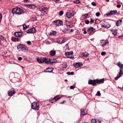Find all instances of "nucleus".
<instances>
[{
	"mask_svg": "<svg viewBox=\"0 0 123 123\" xmlns=\"http://www.w3.org/2000/svg\"><path fill=\"white\" fill-rule=\"evenodd\" d=\"M37 60L39 63H42L45 62L46 64H48L50 61V59H48V58H43L41 57H37Z\"/></svg>",
	"mask_w": 123,
	"mask_h": 123,
	"instance_id": "f257e3e1",
	"label": "nucleus"
},
{
	"mask_svg": "<svg viewBox=\"0 0 123 123\" xmlns=\"http://www.w3.org/2000/svg\"><path fill=\"white\" fill-rule=\"evenodd\" d=\"M23 12L22 9L19 7L13 8L12 9V12L13 14H15L18 15H20Z\"/></svg>",
	"mask_w": 123,
	"mask_h": 123,
	"instance_id": "f03ea898",
	"label": "nucleus"
},
{
	"mask_svg": "<svg viewBox=\"0 0 123 123\" xmlns=\"http://www.w3.org/2000/svg\"><path fill=\"white\" fill-rule=\"evenodd\" d=\"M107 20L105 19L101 21L100 24L102 27H104L106 28H109L111 25L107 21Z\"/></svg>",
	"mask_w": 123,
	"mask_h": 123,
	"instance_id": "7ed1b4c3",
	"label": "nucleus"
},
{
	"mask_svg": "<svg viewBox=\"0 0 123 123\" xmlns=\"http://www.w3.org/2000/svg\"><path fill=\"white\" fill-rule=\"evenodd\" d=\"M39 104L38 102H34L32 104L31 107L32 109L34 110H38L39 108Z\"/></svg>",
	"mask_w": 123,
	"mask_h": 123,
	"instance_id": "20e7f679",
	"label": "nucleus"
},
{
	"mask_svg": "<svg viewBox=\"0 0 123 123\" xmlns=\"http://www.w3.org/2000/svg\"><path fill=\"white\" fill-rule=\"evenodd\" d=\"M19 78L20 76L19 74L17 73H15V76L11 81L12 82L15 83L17 81H18L19 80Z\"/></svg>",
	"mask_w": 123,
	"mask_h": 123,
	"instance_id": "39448f33",
	"label": "nucleus"
},
{
	"mask_svg": "<svg viewBox=\"0 0 123 123\" xmlns=\"http://www.w3.org/2000/svg\"><path fill=\"white\" fill-rule=\"evenodd\" d=\"M100 44L102 47H103L108 45L109 42L107 40H101L100 43Z\"/></svg>",
	"mask_w": 123,
	"mask_h": 123,
	"instance_id": "423d86ee",
	"label": "nucleus"
},
{
	"mask_svg": "<svg viewBox=\"0 0 123 123\" xmlns=\"http://www.w3.org/2000/svg\"><path fill=\"white\" fill-rule=\"evenodd\" d=\"M65 55L69 58H71L74 57L73 52L72 51L70 52H66L65 53Z\"/></svg>",
	"mask_w": 123,
	"mask_h": 123,
	"instance_id": "0eeeda50",
	"label": "nucleus"
},
{
	"mask_svg": "<svg viewBox=\"0 0 123 123\" xmlns=\"http://www.w3.org/2000/svg\"><path fill=\"white\" fill-rule=\"evenodd\" d=\"M80 115L81 116H84L88 113V110L87 109L84 110L83 109H80Z\"/></svg>",
	"mask_w": 123,
	"mask_h": 123,
	"instance_id": "6e6552de",
	"label": "nucleus"
},
{
	"mask_svg": "<svg viewBox=\"0 0 123 123\" xmlns=\"http://www.w3.org/2000/svg\"><path fill=\"white\" fill-rule=\"evenodd\" d=\"M67 17L68 18H71L74 16V14L72 11H69L66 13Z\"/></svg>",
	"mask_w": 123,
	"mask_h": 123,
	"instance_id": "1a4fd4ad",
	"label": "nucleus"
},
{
	"mask_svg": "<svg viewBox=\"0 0 123 123\" xmlns=\"http://www.w3.org/2000/svg\"><path fill=\"white\" fill-rule=\"evenodd\" d=\"M63 24V22L60 20H57L54 21V24L56 25H62Z\"/></svg>",
	"mask_w": 123,
	"mask_h": 123,
	"instance_id": "9d476101",
	"label": "nucleus"
},
{
	"mask_svg": "<svg viewBox=\"0 0 123 123\" xmlns=\"http://www.w3.org/2000/svg\"><path fill=\"white\" fill-rule=\"evenodd\" d=\"M15 93V90L13 88H12L8 91V96H12Z\"/></svg>",
	"mask_w": 123,
	"mask_h": 123,
	"instance_id": "9b49d317",
	"label": "nucleus"
},
{
	"mask_svg": "<svg viewBox=\"0 0 123 123\" xmlns=\"http://www.w3.org/2000/svg\"><path fill=\"white\" fill-rule=\"evenodd\" d=\"M83 65L82 63L81 62H77L76 63H74V67L76 68H78L80 67Z\"/></svg>",
	"mask_w": 123,
	"mask_h": 123,
	"instance_id": "f8f14e48",
	"label": "nucleus"
},
{
	"mask_svg": "<svg viewBox=\"0 0 123 123\" xmlns=\"http://www.w3.org/2000/svg\"><path fill=\"white\" fill-rule=\"evenodd\" d=\"M23 32L21 31H18L14 33V35L17 37H20L22 36Z\"/></svg>",
	"mask_w": 123,
	"mask_h": 123,
	"instance_id": "ddd939ff",
	"label": "nucleus"
},
{
	"mask_svg": "<svg viewBox=\"0 0 123 123\" xmlns=\"http://www.w3.org/2000/svg\"><path fill=\"white\" fill-rule=\"evenodd\" d=\"M88 84H91L94 86L96 85V82L95 80H89L88 81Z\"/></svg>",
	"mask_w": 123,
	"mask_h": 123,
	"instance_id": "4468645a",
	"label": "nucleus"
},
{
	"mask_svg": "<svg viewBox=\"0 0 123 123\" xmlns=\"http://www.w3.org/2000/svg\"><path fill=\"white\" fill-rule=\"evenodd\" d=\"M65 41V39L63 38H61L58 39L57 42L58 43L61 44L64 43Z\"/></svg>",
	"mask_w": 123,
	"mask_h": 123,
	"instance_id": "2eb2a0df",
	"label": "nucleus"
},
{
	"mask_svg": "<svg viewBox=\"0 0 123 123\" xmlns=\"http://www.w3.org/2000/svg\"><path fill=\"white\" fill-rule=\"evenodd\" d=\"M28 50L27 48L26 45H22L21 51L23 52H26Z\"/></svg>",
	"mask_w": 123,
	"mask_h": 123,
	"instance_id": "dca6fc26",
	"label": "nucleus"
},
{
	"mask_svg": "<svg viewBox=\"0 0 123 123\" xmlns=\"http://www.w3.org/2000/svg\"><path fill=\"white\" fill-rule=\"evenodd\" d=\"M96 83H97L99 84L103 83L104 81V79H102L100 80L97 79H95Z\"/></svg>",
	"mask_w": 123,
	"mask_h": 123,
	"instance_id": "f3484780",
	"label": "nucleus"
},
{
	"mask_svg": "<svg viewBox=\"0 0 123 123\" xmlns=\"http://www.w3.org/2000/svg\"><path fill=\"white\" fill-rule=\"evenodd\" d=\"M54 68H48L46 70V71H44V72L50 73L52 72Z\"/></svg>",
	"mask_w": 123,
	"mask_h": 123,
	"instance_id": "a211bd4d",
	"label": "nucleus"
},
{
	"mask_svg": "<svg viewBox=\"0 0 123 123\" xmlns=\"http://www.w3.org/2000/svg\"><path fill=\"white\" fill-rule=\"evenodd\" d=\"M15 74H14L13 72L9 74V77L10 81H11L14 78L15 76Z\"/></svg>",
	"mask_w": 123,
	"mask_h": 123,
	"instance_id": "6ab92c4d",
	"label": "nucleus"
},
{
	"mask_svg": "<svg viewBox=\"0 0 123 123\" xmlns=\"http://www.w3.org/2000/svg\"><path fill=\"white\" fill-rule=\"evenodd\" d=\"M48 59H50V61H49V62L48 64H50L51 65H52L53 63L56 62V59H53V61H51L52 60L50 58H48Z\"/></svg>",
	"mask_w": 123,
	"mask_h": 123,
	"instance_id": "aec40b11",
	"label": "nucleus"
},
{
	"mask_svg": "<svg viewBox=\"0 0 123 123\" xmlns=\"http://www.w3.org/2000/svg\"><path fill=\"white\" fill-rule=\"evenodd\" d=\"M89 54L87 52H85L83 53L81 57H83V58L85 59H86L84 58H87L88 57Z\"/></svg>",
	"mask_w": 123,
	"mask_h": 123,
	"instance_id": "412c9836",
	"label": "nucleus"
},
{
	"mask_svg": "<svg viewBox=\"0 0 123 123\" xmlns=\"http://www.w3.org/2000/svg\"><path fill=\"white\" fill-rule=\"evenodd\" d=\"M117 65L121 69H123V64L121 62H119L117 63Z\"/></svg>",
	"mask_w": 123,
	"mask_h": 123,
	"instance_id": "4be33fe9",
	"label": "nucleus"
},
{
	"mask_svg": "<svg viewBox=\"0 0 123 123\" xmlns=\"http://www.w3.org/2000/svg\"><path fill=\"white\" fill-rule=\"evenodd\" d=\"M56 54V51L55 50H52L49 52L50 55L51 56H54Z\"/></svg>",
	"mask_w": 123,
	"mask_h": 123,
	"instance_id": "5701e85b",
	"label": "nucleus"
},
{
	"mask_svg": "<svg viewBox=\"0 0 123 123\" xmlns=\"http://www.w3.org/2000/svg\"><path fill=\"white\" fill-rule=\"evenodd\" d=\"M122 21V20H120L117 21L116 22V25L117 26L120 25L121 24Z\"/></svg>",
	"mask_w": 123,
	"mask_h": 123,
	"instance_id": "b1692460",
	"label": "nucleus"
},
{
	"mask_svg": "<svg viewBox=\"0 0 123 123\" xmlns=\"http://www.w3.org/2000/svg\"><path fill=\"white\" fill-rule=\"evenodd\" d=\"M29 25H27L26 23L23 25V30H25L29 27Z\"/></svg>",
	"mask_w": 123,
	"mask_h": 123,
	"instance_id": "393cba45",
	"label": "nucleus"
},
{
	"mask_svg": "<svg viewBox=\"0 0 123 123\" xmlns=\"http://www.w3.org/2000/svg\"><path fill=\"white\" fill-rule=\"evenodd\" d=\"M27 5L28 6V7H30V8L33 9L34 8V5L32 4H28Z\"/></svg>",
	"mask_w": 123,
	"mask_h": 123,
	"instance_id": "a878e982",
	"label": "nucleus"
},
{
	"mask_svg": "<svg viewBox=\"0 0 123 123\" xmlns=\"http://www.w3.org/2000/svg\"><path fill=\"white\" fill-rule=\"evenodd\" d=\"M56 33V31H51L49 35L51 36H53Z\"/></svg>",
	"mask_w": 123,
	"mask_h": 123,
	"instance_id": "bb28decb",
	"label": "nucleus"
},
{
	"mask_svg": "<svg viewBox=\"0 0 123 123\" xmlns=\"http://www.w3.org/2000/svg\"><path fill=\"white\" fill-rule=\"evenodd\" d=\"M57 96H56L55 97H54L53 98V100H55V101H56L57 100L59 99L61 97H57Z\"/></svg>",
	"mask_w": 123,
	"mask_h": 123,
	"instance_id": "cd10ccee",
	"label": "nucleus"
},
{
	"mask_svg": "<svg viewBox=\"0 0 123 123\" xmlns=\"http://www.w3.org/2000/svg\"><path fill=\"white\" fill-rule=\"evenodd\" d=\"M22 45H18L17 46V48L19 50H21L22 48Z\"/></svg>",
	"mask_w": 123,
	"mask_h": 123,
	"instance_id": "c85d7f7f",
	"label": "nucleus"
},
{
	"mask_svg": "<svg viewBox=\"0 0 123 123\" xmlns=\"http://www.w3.org/2000/svg\"><path fill=\"white\" fill-rule=\"evenodd\" d=\"M95 30V29L93 27H91L89 28L88 29L87 31H94Z\"/></svg>",
	"mask_w": 123,
	"mask_h": 123,
	"instance_id": "c756f323",
	"label": "nucleus"
},
{
	"mask_svg": "<svg viewBox=\"0 0 123 123\" xmlns=\"http://www.w3.org/2000/svg\"><path fill=\"white\" fill-rule=\"evenodd\" d=\"M36 29L35 27H32L31 28H30V29H28L27 31H35Z\"/></svg>",
	"mask_w": 123,
	"mask_h": 123,
	"instance_id": "7c9ffc66",
	"label": "nucleus"
},
{
	"mask_svg": "<svg viewBox=\"0 0 123 123\" xmlns=\"http://www.w3.org/2000/svg\"><path fill=\"white\" fill-rule=\"evenodd\" d=\"M123 72L121 70V69H120L119 70V74H117L118 75H119L120 76V77L123 74Z\"/></svg>",
	"mask_w": 123,
	"mask_h": 123,
	"instance_id": "2f4dec72",
	"label": "nucleus"
},
{
	"mask_svg": "<svg viewBox=\"0 0 123 123\" xmlns=\"http://www.w3.org/2000/svg\"><path fill=\"white\" fill-rule=\"evenodd\" d=\"M47 8L46 7L40 8L39 9V10H42L46 11L47 10Z\"/></svg>",
	"mask_w": 123,
	"mask_h": 123,
	"instance_id": "473e14b6",
	"label": "nucleus"
},
{
	"mask_svg": "<svg viewBox=\"0 0 123 123\" xmlns=\"http://www.w3.org/2000/svg\"><path fill=\"white\" fill-rule=\"evenodd\" d=\"M100 21L99 19H96L95 21V23L96 24L100 23Z\"/></svg>",
	"mask_w": 123,
	"mask_h": 123,
	"instance_id": "72a5a7b5",
	"label": "nucleus"
},
{
	"mask_svg": "<svg viewBox=\"0 0 123 123\" xmlns=\"http://www.w3.org/2000/svg\"><path fill=\"white\" fill-rule=\"evenodd\" d=\"M73 2L75 3H79L80 2V1L78 0H74L73 1Z\"/></svg>",
	"mask_w": 123,
	"mask_h": 123,
	"instance_id": "f704fd0d",
	"label": "nucleus"
},
{
	"mask_svg": "<svg viewBox=\"0 0 123 123\" xmlns=\"http://www.w3.org/2000/svg\"><path fill=\"white\" fill-rule=\"evenodd\" d=\"M36 31H26V33L28 34H31L35 33Z\"/></svg>",
	"mask_w": 123,
	"mask_h": 123,
	"instance_id": "c9c22d12",
	"label": "nucleus"
},
{
	"mask_svg": "<svg viewBox=\"0 0 123 123\" xmlns=\"http://www.w3.org/2000/svg\"><path fill=\"white\" fill-rule=\"evenodd\" d=\"M111 12L112 14V15H114L116 14V13L117 12V10H113V11H111Z\"/></svg>",
	"mask_w": 123,
	"mask_h": 123,
	"instance_id": "e433bc0d",
	"label": "nucleus"
},
{
	"mask_svg": "<svg viewBox=\"0 0 123 123\" xmlns=\"http://www.w3.org/2000/svg\"><path fill=\"white\" fill-rule=\"evenodd\" d=\"M91 123H96V120L95 119H92V120Z\"/></svg>",
	"mask_w": 123,
	"mask_h": 123,
	"instance_id": "4c0bfd02",
	"label": "nucleus"
},
{
	"mask_svg": "<svg viewBox=\"0 0 123 123\" xmlns=\"http://www.w3.org/2000/svg\"><path fill=\"white\" fill-rule=\"evenodd\" d=\"M120 77V76L119 75H118L117 74V76L114 79L116 80H117Z\"/></svg>",
	"mask_w": 123,
	"mask_h": 123,
	"instance_id": "58836bf2",
	"label": "nucleus"
},
{
	"mask_svg": "<svg viewBox=\"0 0 123 123\" xmlns=\"http://www.w3.org/2000/svg\"><path fill=\"white\" fill-rule=\"evenodd\" d=\"M111 12V11L110 12L107 13V16H110L111 15H112V12Z\"/></svg>",
	"mask_w": 123,
	"mask_h": 123,
	"instance_id": "ea45409f",
	"label": "nucleus"
},
{
	"mask_svg": "<svg viewBox=\"0 0 123 123\" xmlns=\"http://www.w3.org/2000/svg\"><path fill=\"white\" fill-rule=\"evenodd\" d=\"M63 14V12L62 11H60L59 15L60 16H62Z\"/></svg>",
	"mask_w": 123,
	"mask_h": 123,
	"instance_id": "a19ab883",
	"label": "nucleus"
},
{
	"mask_svg": "<svg viewBox=\"0 0 123 123\" xmlns=\"http://www.w3.org/2000/svg\"><path fill=\"white\" fill-rule=\"evenodd\" d=\"M112 31L113 32L112 33V34L114 36L116 35L117 34V31Z\"/></svg>",
	"mask_w": 123,
	"mask_h": 123,
	"instance_id": "79ce46f5",
	"label": "nucleus"
},
{
	"mask_svg": "<svg viewBox=\"0 0 123 123\" xmlns=\"http://www.w3.org/2000/svg\"><path fill=\"white\" fill-rule=\"evenodd\" d=\"M0 40H3L4 39L3 37L2 36H0ZM1 41L0 40V45L1 44Z\"/></svg>",
	"mask_w": 123,
	"mask_h": 123,
	"instance_id": "37998d69",
	"label": "nucleus"
},
{
	"mask_svg": "<svg viewBox=\"0 0 123 123\" xmlns=\"http://www.w3.org/2000/svg\"><path fill=\"white\" fill-rule=\"evenodd\" d=\"M67 74L68 75H73L74 74V73L73 72H68L67 73Z\"/></svg>",
	"mask_w": 123,
	"mask_h": 123,
	"instance_id": "c03bdc74",
	"label": "nucleus"
},
{
	"mask_svg": "<svg viewBox=\"0 0 123 123\" xmlns=\"http://www.w3.org/2000/svg\"><path fill=\"white\" fill-rule=\"evenodd\" d=\"M96 95L97 96H100L101 95V93H100V92L99 91H98L97 92V94H96Z\"/></svg>",
	"mask_w": 123,
	"mask_h": 123,
	"instance_id": "a18cd8bd",
	"label": "nucleus"
},
{
	"mask_svg": "<svg viewBox=\"0 0 123 123\" xmlns=\"http://www.w3.org/2000/svg\"><path fill=\"white\" fill-rule=\"evenodd\" d=\"M106 54V53L105 52L102 51L101 53V55H104Z\"/></svg>",
	"mask_w": 123,
	"mask_h": 123,
	"instance_id": "49530a36",
	"label": "nucleus"
},
{
	"mask_svg": "<svg viewBox=\"0 0 123 123\" xmlns=\"http://www.w3.org/2000/svg\"><path fill=\"white\" fill-rule=\"evenodd\" d=\"M94 20H93L92 19H90V23L91 24H92L94 22Z\"/></svg>",
	"mask_w": 123,
	"mask_h": 123,
	"instance_id": "de8ad7c7",
	"label": "nucleus"
},
{
	"mask_svg": "<svg viewBox=\"0 0 123 123\" xmlns=\"http://www.w3.org/2000/svg\"><path fill=\"white\" fill-rule=\"evenodd\" d=\"M15 37H12L11 38L12 40L13 41L15 42Z\"/></svg>",
	"mask_w": 123,
	"mask_h": 123,
	"instance_id": "09e8293b",
	"label": "nucleus"
},
{
	"mask_svg": "<svg viewBox=\"0 0 123 123\" xmlns=\"http://www.w3.org/2000/svg\"><path fill=\"white\" fill-rule=\"evenodd\" d=\"M100 13L99 12H98L96 13V16L98 17H99L100 15Z\"/></svg>",
	"mask_w": 123,
	"mask_h": 123,
	"instance_id": "8fccbe9b",
	"label": "nucleus"
},
{
	"mask_svg": "<svg viewBox=\"0 0 123 123\" xmlns=\"http://www.w3.org/2000/svg\"><path fill=\"white\" fill-rule=\"evenodd\" d=\"M88 15V14H84L83 15L84 18H86V17H87Z\"/></svg>",
	"mask_w": 123,
	"mask_h": 123,
	"instance_id": "3c124183",
	"label": "nucleus"
},
{
	"mask_svg": "<svg viewBox=\"0 0 123 123\" xmlns=\"http://www.w3.org/2000/svg\"><path fill=\"white\" fill-rule=\"evenodd\" d=\"M94 6H95L96 5V3L94 2H92L91 3Z\"/></svg>",
	"mask_w": 123,
	"mask_h": 123,
	"instance_id": "603ef678",
	"label": "nucleus"
},
{
	"mask_svg": "<svg viewBox=\"0 0 123 123\" xmlns=\"http://www.w3.org/2000/svg\"><path fill=\"white\" fill-rule=\"evenodd\" d=\"M15 40V42L18 41H19L20 39H19L18 38L16 37Z\"/></svg>",
	"mask_w": 123,
	"mask_h": 123,
	"instance_id": "864d4df0",
	"label": "nucleus"
},
{
	"mask_svg": "<svg viewBox=\"0 0 123 123\" xmlns=\"http://www.w3.org/2000/svg\"><path fill=\"white\" fill-rule=\"evenodd\" d=\"M40 11H41V12L42 13H45L46 12V11L43 10H39Z\"/></svg>",
	"mask_w": 123,
	"mask_h": 123,
	"instance_id": "5fc2aeb1",
	"label": "nucleus"
},
{
	"mask_svg": "<svg viewBox=\"0 0 123 123\" xmlns=\"http://www.w3.org/2000/svg\"><path fill=\"white\" fill-rule=\"evenodd\" d=\"M117 7L118 8H120L121 7V5L120 4H117Z\"/></svg>",
	"mask_w": 123,
	"mask_h": 123,
	"instance_id": "6e6d98bb",
	"label": "nucleus"
},
{
	"mask_svg": "<svg viewBox=\"0 0 123 123\" xmlns=\"http://www.w3.org/2000/svg\"><path fill=\"white\" fill-rule=\"evenodd\" d=\"M2 15L0 13V23L1 20L2 19Z\"/></svg>",
	"mask_w": 123,
	"mask_h": 123,
	"instance_id": "4d7b16f0",
	"label": "nucleus"
},
{
	"mask_svg": "<svg viewBox=\"0 0 123 123\" xmlns=\"http://www.w3.org/2000/svg\"><path fill=\"white\" fill-rule=\"evenodd\" d=\"M22 59V58L21 57H19L18 58V60L20 61Z\"/></svg>",
	"mask_w": 123,
	"mask_h": 123,
	"instance_id": "13d9d810",
	"label": "nucleus"
},
{
	"mask_svg": "<svg viewBox=\"0 0 123 123\" xmlns=\"http://www.w3.org/2000/svg\"><path fill=\"white\" fill-rule=\"evenodd\" d=\"M89 21L88 20H87V21H86L85 22V23L86 24H89Z\"/></svg>",
	"mask_w": 123,
	"mask_h": 123,
	"instance_id": "bf43d9fd",
	"label": "nucleus"
},
{
	"mask_svg": "<svg viewBox=\"0 0 123 123\" xmlns=\"http://www.w3.org/2000/svg\"><path fill=\"white\" fill-rule=\"evenodd\" d=\"M70 88L71 89H73L74 88V87L73 86H70Z\"/></svg>",
	"mask_w": 123,
	"mask_h": 123,
	"instance_id": "052dcab7",
	"label": "nucleus"
},
{
	"mask_svg": "<svg viewBox=\"0 0 123 123\" xmlns=\"http://www.w3.org/2000/svg\"><path fill=\"white\" fill-rule=\"evenodd\" d=\"M45 43L47 44H50L49 42V41H46Z\"/></svg>",
	"mask_w": 123,
	"mask_h": 123,
	"instance_id": "680f3d73",
	"label": "nucleus"
},
{
	"mask_svg": "<svg viewBox=\"0 0 123 123\" xmlns=\"http://www.w3.org/2000/svg\"><path fill=\"white\" fill-rule=\"evenodd\" d=\"M88 32V33L90 35L93 31H87Z\"/></svg>",
	"mask_w": 123,
	"mask_h": 123,
	"instance_id": "e2e57ef3",
	"label": "nucleus"
},
{
	"mask_svg": "<svg viewBox=\"0 0 123 123\" xmlns=\"http://www.w3.org/2000/svg\"><path fill=\"white\" fill-rule=\"evenodd\" d=\"M31 43V42L30 41H28L27 42V43L28 44H30Z\"/></svg>",
	"mask_w": 123,
	"mask_h": 123,
	"instance_id": "0e129e2a",
	"label": "nucleus"
},
{
	"mask_svg": "<svg viewBox=\"0 0 123 123\" xmlns=\"http://www.w3.org/2000/svg\"><path fill=\"white\" fill-rule=\"evenodd\" d=\"M55 2H60V0H55Z\"/></svg>",
	"mask_w": 123,
	"mask_h": 123,
	"instance_id": "69168bd1",
	"label": "nucleus"
},
{
	"mask_svg": "<svg viewBox=\"0 0 123 123\" xmlns=\"http://www.w3.org/2000/svg\"><path fill=\"white\" fill-rule=\"evenodd\" d=\"M123 37V35H121L119 37H118L119 38H121L122 37Z\"/></svg>",
	"mask_w": 123,
	"mask_h": 123,
	"instance_id": "338daca9",
	"label": "nucleus"
},
{
	"mask_svg": "<svg viewBox=\"0 0 123 123\" xmlns=\"http://www.w3.org/2000/svg\"><path fill=\"white\" fill-rule=\"evenodd\" d=\"M98 121L99 122V123H100L101 122V121L99 120H98Z\"/></svg>",
	"mask_w": 123,
	"mask_h": 123,
	"instance_id": "774afa93",
	"label": "nucleus"
}]
</instances>
